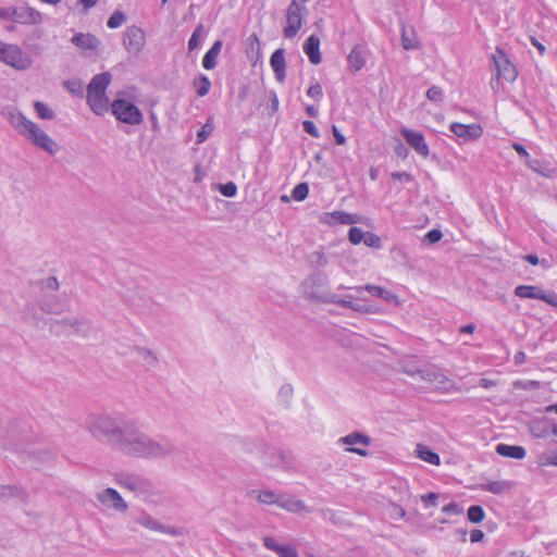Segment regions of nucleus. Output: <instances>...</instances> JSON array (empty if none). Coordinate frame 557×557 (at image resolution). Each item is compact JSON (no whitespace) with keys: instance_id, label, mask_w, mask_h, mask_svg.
I'll list each match as a JSON object with an SVG mask.
<instances>
[{"instance_id":"obj_20","label":"nucleus","mask_w":557,"mask_h":557,"mask_svg":"<svg viewBox=\"0 0 557 557\" xmlns=\"http://www.w3.org/2000/svg\"><path fill=\"white\" fill-rule=\"evenodd\" d=\"M449 129L457 137L465 140L478 139L483 133L482 127L478 124L466 125L461 123H451Z\"/></svg>"},{"instance_id":"obj_47","label":"nucleus","mask_w":557,"mask_h":557,"mask_svg":"<svg viewBox=\"0 0 557 557\" xmlns=\"http://www.w3.org/2000/svg\"><path fill=\"white\" fill-rule=\"evenodd\" d=\"M218 190L224 196V197H234L237 194V186L233 182H228L226 184H220L218 186Z\"/></svg>"},{"instance_id":"obj_23","label":"nucleus","mask_w":557,"mask_h":557,"mask_svg":"<svg viewBox=\"0 0 557 557\" xmlns=\"http://www.w3.org/2000/svg\"><path fill=\"white\" fill-rule=\"evenodd\" d=\"M270 65L275 74V78L283 83L286 77V62H285V52L284 49H276L271 58H270Z\"/></svg>"},{"instance_id":"obj_52","label":"nucleus","mask_w":557,"mask_h":557,"mask_svg":"<svg viewBox=\"0 0 557 557\" xmlns=\"http://www.w3.org/2000/svg\"><path fill=\"white\" fill-rule=\"evenodd\" d=\"M267 463L274 468L284 467L286 463V456L282 451H276L273 454L272 459L267 461Z\"/></svg>"},{"instance_id":"obj_60","label":"nucleus","mask_w":557,"mask_h":557,"mask_svg":"<svg viewBox=\"0 0 557 557\" xmlns=\"http://www.w3.org/2000/svg\"><path fill=\"white\" fill-rule=\"evenodd\" d=\"M17 490L14 486L2 485L0 486V498L15 496Z\"/></svg>"},{"instance_id":"obj_8","label":"nucleus","mask_w":557,"mask_h":557,"mask_svg":"<svg viewBox=\"0 0 557 557\" xmlns=\"http://www.w3.org/2000/svg\"><path fill=\"white\" fill-rule=\"evenodd\" d=\"M307 14L306 5H301L297 0H292L286 10V26L283 29L285 38H294L304 24V18Z\"/></svg>"},{"instance_id":"obj_25","label":"nucleus","mask_w":557,"mask_h":557,"mask_svg":"<svg viewBox=\"0 0 557 557\" xmlns=\"http://www.w3.org/2000/svg\"><path fill=\"white\" fill-rule=\"evenodd\" d=\"M302 49L312 64L317 65L321 63L320 39L315 35H311L307 38Z\"/></svg>"},{"instance_id":"obj_59","label":"nucleus","mask_w":557,"mask_h":557,"mask_svg":"<svg viewBox=\"0 0 557 557\" xmlns=\"http://www.w3.org/2000/svg\"><path fill=\"white\" fill-rule=\"evenodd\" d=\"M543 301L554 306V307H557V294L553 293V292H543V295H542V299Z\"/></svg>"},{"instance_id":"obj_29","label":"nucleus","mask_w":557,"mask_h":557,"mask_svg":"<svg viewBox=\"0 0 557 557\" xmlns=\"http://www.w3.org/2000/svg\"><path fill=\"white\" fill-rule=\"evenodd\" d=\"M422 379L442 388H448V386L450 385V381L447 379V376L434 368L425 369Z\"/></svg>"},{"instance_id":"obj_6","label":"nucleus","mask_w":557,"mask_h":557,"mask_svg":"<svg viewBox=\"0 0 557 557\" xmlns=\"http://www.w3.org/2000/svg\"><path fill=\"white\" fill-rule=\"evenodd\" d=\"M0 62L17 71H26L33 65V59L20 46L2 40H0Z\"/></svg>"},{"instance_id":"obj_5","label":"nucleus","mask_w":557,"mask_h":557,"mask_svg":"<svg viewBox=\"0 0 557 557\" xmlns=\"http://www.w3.org/2000/svg\"><path fill=\"white\" fill-rule=\"evenodd\" d=\"M301 287L305 297L310 300L325 304L334 300V293L331 292L329 278L324 273L310 275L302 282Z\"/></svg>"},{"instance_id":"obj_45","label":"nucleus","mask_w":557,"mask_h":557,"mask_svg":"<svg viewBox=\"0 0 557 557\" xmlns=\"http://www.w3.org/2000/svg\"><path fill=\"white\" fill-rule=\"evenodd\" d=\"M308 193V185L306 183H300L294 187L292 195L295 200L302 201L307 198Z\"/></svg>"},{"instance_id":"obj_19","label":"nucleus","mask_w":557,"mask_h":557,"mask_svg":"<svg viewBox=\"0 0 557 557\" xmlns=\"http://www.w3.org/2000/svg\"><path fill=\"white\" fill-rule=\"evenodd\" d=\"M71 42L82 51H97L101 45L100 39L90 33H76Z\"/></svg>"},{"instance_id":"obj_41","label":"nucleus","mask_w":557,"mask_h":557,"mask_svg":"<svg viewBox=\"0 0 557 557\" xmlns=\"http://www.w3.org/2000/svg\"><path fill=\"white\" fill-rule=\"evenodd\" d=\"M34 109L37 115L42 120H52L54 117L53 111L44 102L36 101Z\"/></svg>"},{"instance_id":"obj_24","label":"nucleus","mask_w":557,"mask_h":557,"mask_svg":"<svg viewBox=\"0 0 557 557\" xmlns=\"http://www.w3.org/2000/svg\"><path fill=\"white\" fill-rule=\"evenodd\" d=\"M359 216L357 214L347 213L343 211H333L326 213L324 216V222L330 225L343 224V225H351L359 222Z\"/></svg>"},{"instance_id":"obj_43","label":"nucleus","mask_w":557,"mask_h":557,"mask_svg":"<svg viewBox=\"0 0 557 557\" xmlns=\"http://www.w3.org/2000/svg\"><path fill=\"white\" fill-rule=\"evenodd\" d=\"M126 21V17L123 12L121 11H114L111 16L109 17L107 25L109 28H119L122 26Z\"/></svg>"},{"instance_id":"obj_14","label":"nucleus","mask_w":557,"mask_h":557,"mask_svg":"<svg viewBox=\"0 0 557 557\" xmlns=\"http://www.w3.org/2000/svg\"><path fill=\"white\" fill-rule=\"evenodd\" d=\"M97 499L108 508H112L120 512H126L128 505L123 499L121 494L112 488L108 487L97 495Z\"/></svg>"},{"instance_id":"obj_53","label":"nucleus","mask_w":557,"mask_h":557,"mask_svg":"<svg viewBox=\"0 0 557 557\" xmlns=\"http://www.w3.org/2000/svg\"><path fill=\"white\" fill-rule=\"evenodd\" d=\"M440 495L437 493H429L420 496L421 502L425 508L437 506V499Z\"/></svg>"},{"instance_id":"obj_1","label":"nucleus","mask_w":557,"mask_h":557,"mask_svg":"<svg viewBox=\"0 0 557 557\" xmlns=\"http://www.w3.org/2000/svg\"><path fill=\"white\" fill-rule=\"evenodd\" d=\"M175 445L166 438H153L141 432L133 422L126 426L117 450L147 460L164 459L174 454Z\"/></svg>"},{"instance_id":"obj_38","label":"nucleus","mask_w":557,"mask_h":557,"mask_svg":"<svg viewBox=\"0 0 557 557\" xmlns=\"http://www.w3.org/2000/svg\"><path fill=\"white\" fill-rule=\"evenodd\" d=\"M401 45L406 50H411L417 47V39L413 30L408 29L405 26L403 27L401 32Z\"/></svg>"},{"instance_id":"obj_22","label":"nucleus","mask_w":557,"mask_h":557,"mask_svg":"<svg viewBox=\"0 0 557 557\" xmlns=\"http://www.w3.org/2000/svg\"><path fill=\"white\" fill-rule=\"evenodd\" d=\"M137 522L141 527L152 530V531H158L161 533L170 534L172 536H176L180 534V531L176 528L164 525V524L158 522L153 517H151L149 515H144L143 517H140L137 520Z\"/></svg>"},{"instance_id":"obj_4","label":"nucleus","mask_w":557,"mask_h":557,"mask_svg":"<svg viewBox=\"0 0 557 557\" xmlns=\"http://www.w3.org/2000/svg\"><path fill=\"white\" fill-rule=\"evenodd\" d=\"M111 74L108 72L95 75L87 86V103L97 115H102L110 108L107 89L111 83Z\"/></svg>"},{"instance_id":"obj_28","label":"nucleus","mask_w":557,"mask_h":557,"mask_svg":"<svg viewBox=\"0 0 557 557\" xmlns=\"http://www.w3.org/2000/svg\"><path fill=\"white\" fill-rule=\"evenodd\" d=\"M223 42L222 40H216L213 42L211 48L206 52L203 59H202V66L206 70H212L216 65V58L221 52Z\"/></svg>"},{"instance_id":"obj_39","label":"nucleus","mask_w":557,"mask_h":557,"mask_svg":"<svg viewBox=\"0 0 557 557\" xmlns=\"http://www.w3.org/2000/svg\"><path fill=\"white\" fill-rule=\"evenodd\" d=\"M281 494H277L274 491L264 490L260 491L258 494V500L265 505H278Z\"/></svg>"},{"instance_id":"obj_9","label":"nucleus","mask_w":557,"mask_h":557,"mask_svg":"<svg viewBox=\"0 0 557 557\" xmlns=\"http://www.w3.org/2000/svg\"><path fill=\"white\" fill-rule=\"evenodd\" d=\"M42 288L46 290L44 298L40 300L42 310L49 313H59L66 308V301L58 298L55 295L59 288V282L55 277L44 280Z\"/></svg>"},{"instance_id":"obj_51","label":"nucleus","mask_w":557,"mask_h":557,"mask_svg":"<svg viewBox=\"0 0 557 557\" xmlns=\"http://www.w3.org/2000/svg\"><path fill=\"white\" fill-rule=\"evenodd\" d=\"M348 238H349V242L354 245H358L362 242L363 239V232L361 228L359 227H351L348 232Z\"/></svg>"},{"instance_id":"obj_15","label":"nucleus","mask_w":557,"mask_h":557,"mask_svg":"<svg viewBox=\"0 0 557 557\" xmlns=\"http://www.w3.org/2000/svg\"><path fill=\"white\" fill-rule=\"evenodd\" d=\"M400 134L406 139L407 144L421 157L426 158L429 156V146L425 143L422 133L409 128H401Z\"/></svg>"},{"instance_id":"obj_49","label":"nucleus","mask_w":557,"mask_h":557,"mask_svg":"<svg viewBox=\"0 0 557 557\" xmlns=\"http://www.w3.org/2000/svg\"><path fill=\"white\" fill-rule=\"evenodd\" d=\"M307 96L320 101L323 97L322 86L319 83L312 84L307 90Z\"/></svg>"},{"instance_id":"obj_55","label":"nucleus","mask_w":557,"mask_h":557,"mask_svg":"<svg viewBox=\"0 0 557 557\" xmlns=\"http://www.w3.org/2000/svg\"><path fill=\"white\" fill-rule=\"evenodd\" d=\"M442 511L449 516H457L462 512V508L457 503H449L442 508Z\"/></svg>"},{"instance_id":"obj_27","label":"nucleus","mask_w":557,"mask_h":557,"mask_svg":"<svg viewBox=\"0 0 557 557\" xmlns=\"http://www.w3.org/2000/svg\"><path fill=\"white\" fill-rule=\"evenodd\" d=\"M496 453L503 457H508L518 460L523 459L527 454L525 449L522 446L507 444H498L496 446Z\"/></svg>"},{"instance_id":"obj_26","label":"nucleus","mask_w":557,"mask_h":557,"mask_svg":"<svg viewBox=\"0 0 557 557\" xmlns=\"http://www.w3.org/2000/svg\"><path fill=\"white\" fill-rule=\"evenodd\" d=\"M277 506L280 508H282L288 512H293V513H298L301 511L309 512L307 506L305 505V503L302 500L296 499L288 495L281 494L280 502H278Z\"/></svg>"},{"instance_id":"obj_17","label":"nucleus","mask_w":557,"mask_h":557,"mask_svg":"<svg viewBox=\"0 0 557 557\" xmlns=\"http://www.w3.org/2000/svg\"><path fill=\"white\" fill-rule=\"evenodd\" d=\"M13 14L14 22L22 25H37L42 22V14L30 7L15 9Z\"/></svg>"},{"instance_id":"obj_62","label":"nucleus","mask_w":557,"mask_h":557,"mask_svg":"<svg viewBox=\"0 0 557 557\" xmlns=\"http://www.w3.org/2000/svg\"><path fill=\"white\" fill-rule=\"evenodd\" d=\"M392 178L394 181H401V182H411L412 176L407 172H393Z\"/></svg>"},{"instance_id":"obj_42","label":"nucleus","mask_w":557,"mask_h":557,"mask_svg":"<svg viewBox=\"0 0 557 557\" xmlns=\"http://www.w3.org/2000/svg\"><path fill=\"white\" fill-rule=\"evenodd\" d=\"M468 519L472 523H480L485 518V512L481 506L474 505L468 509Z\"/></svg>"},{"instance_id":"obj_50","label":"nucleus","mask_w":557,"mask_h":557,"mask_svg":"<svg viewBox=\"0 0 557 557\" xmlns=\"http://www.w3.org/2000/svg\"><path fill=\"white\" fill-rule=\"evenodd\" d=\"M426 97L431 101L440 102L443 100V89L438 86H432L428 89Z\"/></svg>"},{"instance_id":"obj_3","label":"nucleus","mask_w":557,"mask_h":557,"mask_svg":"<svg viewBox=\"0 0 557 557\" xmlns=\"http://www.w3.org/2000/svg\"><path fill=\"white\" fill-rule=\"evenodd\" d=\"M121 416H111L108 413L90 414L86 420L88 432L100 442H106L119 449L122 437H124L126 426L129 425Z\"/></svg>"},{"instance_id":"obj_2","label":"nucleus","mask_w":557,"mask_h":557,"mask_svg":"<svg viewBox=\"0 0 557 557\" xmlns=\"http://www.w3.org/2000/svg\"><path fill=\"white\" fill-rule=\"evenodd\" d=\"M1 115L10 122L18 134L37 148L42 149L49 154H55L59 151L58 143L16 108L12 106L4 107L1 110Z\"/></svg>"},{"instance_id":"obj_7","label":"nucleus","mask_w":557,"mask_h":557,"mask_svg":"<svg viewBox=\"0 0 557 557\" xmlns=\"http://www.w3.org/2000/svg\"><path fill=\"white\" fill-rule=\"evenodd\" d=\"M111 112L122 123L138 125L143 122L141 111L126 99H115L111 104Z\"/></svg>"},{"instance_id":"obj_16","label":"nucleus","mask_w":557,"mask_h":557,"mask_svg":"<svg viewBox=\"0 0 557 557\" xmlns=\"http://www.w3.org/2000/svg\"><path fill=\"white\" fill-rule=\"evenodd\" d=\"M351 289H354L358 295H361L364 290H367L371 296L381 298L387 304L395 306L399 305L398 296L394 294L392 290L384 288L382 286L367 284L363 286H355Z\"/></svg>"},{"instance_id":"obj_46","label":"nucleus","mask_w":557,"mask_h":557,"mask_svg":"<svg viewBox=\"0 0 557 557\" xmlns=\"http://www.w3.org/2000/svg\"><path fill=\"white\" fill-rule=\"evenodd\" d=\"M356 298H354L351 295H346L344 297L338 296L337 294H334V300H330L329 304H335L339 305L344 308L351 309V306L354 305Z\"/></svg>"},{"instance_id":"obj_21","label":"nucleus","mask_w":557,"mask_h":557,"mask_svg":"<svg viewBox=\"0 0 557 557\" xmlns=\"http://www.w3.org/2000/svg\"><path fill=\"white\" fill-rule=\"evenodd\" d=\"M84 325H85V322L81 318L71 317V318H64L60 321H55V323L52 324V330L57 334L71 333V332L78 333L82 331Z\"/></svg>"},{"instance_id":"obj_36","label":"nucleus","mask_w":557,"mask_h":557,"mask_svg":"<svg viewBox=\"0 0 557 557\" xmlns=\"http://www.w3.org/2000/svg\"><path fill=\"white\" fill-rule=\"evenodd\" d=\"M351 310L359 313H379L380 310L374 305L368 304L364 298H356Z\"/></svg>"},{"instance_id":"obj_32","label":"nucleus","mask_w":557,"mask_h":557,"mask_svg":"<svg viewBox=\"0 0 557 557\" xmlns=\"http://www.w3.org/2000/svg\"><path fill=\"white\" fill-rule=\"evenodd\" d=\"M527 165L534 172L543 175L544 177H552L555 170L549 164L542 160H528Z\"/></svg>"},{"instance_id":"obj_40","label":"nucleus","mask_w":557,"mask_h":557,"mask_svg":"<svg viewBox=\"0 0 557 557\" xmlns=\"http://www.w3.org/2000/svg\"><path fill=\"white\" fill-rule=\"evenodd\" d=\"M537 462L542 467H557V453L549 449L545 450L539 456Z\"/></svg>"},{"instance_id":"obj_63","label":"nucleus","mask_w":557,"mask_h":557,"mask_svg":"<svg viewBox=\"0 0 557 557\" xmlns=\"http://www.w3.org/2000/svg\"><path fill=\"white\" fill-rule=\"evenodd\" d=\"M332 133L337 145H345L346 137L338 131L335 125L332 126Z\"/></svg>"},{"instance_id":"obj_33","label":"nucleus","mask_w":557,"mask_h":557,"mask_svg":"<svg viewBox=\"0 0 557 557\" xmlns=\"http://www.w3.org/2000/svg\"><path fill=\"white\" fill-rule=\"evenodd\" d=\"M511 488L507 481H491L481 485V490L493 494H503Z\"/></svg>"},{"instance_id":"obj_48","label":"nucleus","mask_w":557,"mask_h":557,"mask_svg":"<svg viewBox=\"0 0 557 557\" xmlns=\"http://www.w3.org/2000/svg\"><path fill=\"white\" fill-rule=\"evenodd\" d=\"M310 261L314 265L322 268L327 264V258L323 251L317 250L310 255Z\"/></svg>"},{"instance_id":"obj_35","label":"nucleus","mask_w":557,"mask_h":557,"mask_svg":"<svg viewBox=\"0 0 557 557\" xmlns=\"http://www.w3.org/2000/svg\"><path fill=\"white\" fill-rule=\"evenodd\" d=\"M347 61L354 71H359L366 63L362 52L357 48L350 51Z\"/></svg>"},{"instance_id":"obj_10","label":"nucleus","mask_w":557,"mask_h":557,"mask_svg":"<svg viewBox=\"0 0 557 557\" xmlns=\"http://www.w3.org/2000/svg\"><path fill=\"white\" fill-rule=\"evenodd\" d=\"M121 487L126 488L137 496L149 498L158 494L156 485L147 478L139 475H126L119 480Z\"/></svg>"},{"instance_id":"obj_34","label":"nucleus","mask_w":557,"mask_h":557,"mask_svg":"<svg viewBox=\"0 0 557 557\" xmlns=\"http://www.w3.org/2000/svg\"><path fill=\"white\" fill-rule=\"evenodd\" d=\"M137 359L140 360L145 367L152 368L158 363L157 356L147 348H136Z\"/></svg>"},{"instance_id":"obj_54","label":"nucleus","mask_w":557,"mask_h":557,"mask_svg":"<svg viewBox=\"0 0 557 557\" xmlns=\"http://www.w3.org/2000/svg\"><path fill=\"white\" fill-rule=\"evenodd\" d=\"M64 86L74 95L79 96L83 94V83L81 81H67L64 83Z\"/></svg>"},{"instance_id":"obj_30","label":"nucleus","mask_w":557,"mask_h":557,"mask_svg":"<svg viewBox=\"0 0 557 557\" xmlns=\"http://www.w3.org/2000/svg\"><path fill=\"white\" fill-rule=\"evenodd\" d=\"M543 289L534 285H519L515 288V295L520 298L542 299Z\"/></svg>"},{"instance_id":"obj_56","label":"nucleus","mask_w":557,"mask_h":557,"mask_svg":"<svg viewBox=\"0 0 557 557\" xmlns=\"http://www.w3.org/2000/svg\"><path fill=\"white\" fill-rule=\"evenodd\" d=\"M302 127H304V131L306 133H308L309 135H311L312 137H314V138H319L320 137L319 129L317 128V126L314 125L313 122H311V121H304L302 122Z\"/></svg>"},{"instance_id":"obj_58","label":"nucleus","mask_w":557,"mask_h":557,"mask_svg":"<svg viewBox=\"0 0 557 557\" xmlns=\"http://www.w3.org/2000/svg\"><path fill=\"white\" fill-rule=\"evenodd\" d=\"M523 259L532 265L542 264L545 268L549 267V264L546 260L540 261V259L536 255H527L523 257Z\"/></svg>"},{"instance_id":"obj_12","label":"nucleus","mask_w":557,"mask_h":557,"mask_svg":"<svg viewBox=\"0 0 557 557\" xmlns=\"http://www.w3.org/2000/svg\"><path fill=\"white\" fill-rule=\"evenodd\" d=\"M339 445L346 446V450L359 456H368L366 447L370 445V437L359 432L350 433L338 438Z\"/></svg>"},{"instance_id":"obj_37","label":"nucleus","mask_w":557,"mask_h":557,"mask_svg":"<svg viewBox=\"0 0 557 557\" xmlns=\"http://www.w3.org/2000/svg\"><path fill=\"white\" fill-rule=\"evenodd\" d=\"M193 84L199 97L206 96L211 87V82L206 75H199L194 79Z\"/></svg>"},{"instance_id":"obj_13","label":"nucleus","mask_w":557,"mask_h":557,"mask_svg":"<svg viewBox=\"0 0 557 557\" xmlns=\"http://www.w3.org/2000/svg\"><path fill=\"white\" fill-rule=\"evenodd\" d=\"M123 44L128 53L138 54L146 44L145 32L136 26L128 27Z\"/></svg>"},{"instance_id":"obj_31","label":"nucleus","mask_w":557,"mask_h":557,"mask_svg":"<svg viewBox=\"0 0 557 557\" xmlns=\"http://www.w3.org/2000/svg\"><path fill=\"white\" fill-rule=\"evenodd\" d=\"M416 455L418 458L430 465L438 466L441 462L440 456L422 444L417 445Z\"/></svg>"},{"instance_id":"obj_11","label":"nucleus","mask_w":557,"mask_h":557,"mask_svg":"<svg viewBox=\"0 0 557 557\" xmlns=\"http://www.w3.org/2000/svg\"><path fill=\"white\" fill-rule=\"evenodd\" d=\"M494 65L497 71V82L504 79L506 82H513L517 78V70L512 62L509 60L506 52L497 47L492 55Z\"/></svg>"},{"instance_id":"obj_18","label":"nucleus","mask_w":557,"mask_h":557,"mask_svg":"<svg viewBox=\"0 0 557 557\" xmlns=\"http://www.w3.org/2000/svg\"><path fill=\"white\" fill-rule=\"evenodd\" d=\"M262 542L267 549L274 552L278 557H299L295 546L278 543L274 537L264 536Z\"/></svg>"},{"instance_id":"obj_61","label":"nucleus","mask_w":557,"mask_h":557,"mask_svg":"<svg viewBox=\"0 0 557 557\" xmlns=\"http://www.w3.org/2000/svg\"><path fill=\"white\" fill-rule=\"evenodd\" d=\"M532 435L537 438L546 437L549 434V431L546 429H542L540 425H532L530 429Z\"/></svg>"},{"instance_id":"obj_57","label":"nucleus","mask_w":557,"mask_h":557,"mask_svg":"<svg viewBox=\"0 0 557 557\" xmlns=\"http://www.w3.org/2000/svg\"><path fill=\"white\" fill-rule=\"evenodd\" d=\"M442 236H443V234L440 230H431L425 234L424 238L429 243L434 244V243L440 242Z\"/></svg>"},{"instance_id":"obj_44","label":"nucleus","mask_w":557,"mask_h":557,"mask_svg":"<svg viewBox=\"0 0 557 557\" xmlns=\"http://www.w3.org/2000/svg\"><path fill=\"white\" fill-rule=\"evenodd\" d=\"M202 33H203V25L202 24L197 25V27L195 28V30L193 32V34L188 40V49L190 51L195 50L196 48L199 47L200 38L202 37Z\"/></svg>"},{"instance_id":"obj_64","label":"nucleus","mask_w":557,"mask_h":557,"mask_svg":"<svg viewBox=\"0 0 557 557\" xmlns=\"http://www.w3.org/2000/svg\"><path fill=\"white\" fill-rule=\"evenodd\" d=\"M403 370H404L405 373H407L410 376L420 375L421 377H422V375L425 372V370H421V369H418V368H414V367H408V368L404 367Z\"/></svg>"}]
</instances>
